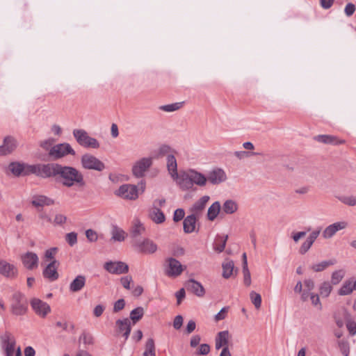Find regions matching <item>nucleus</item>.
<instances>
[{
    "mask_svg": "<svg viewBox=\"0 0 356 356\" xmlns=\"http://www.w3.org/2000/svg\"><path fill=\"white\" fill-rule=\"evenodd\" d=\"M57 176L60 183L68 188L73 186L83 187L86 185L83 175L74 167L59 164Z\"/></svg>",
    "mask_w": 356,
    "mask_h": 356,
    "instance_id": "obj_1",
    "label": "nucleus"
},
{
    "mask_svg": "<svg viewBox=\"0 0 356 356\" xmlns=\"http://www.w3.org/2000/svg\"><path fill=\"white\" fill-rule=\"evenodd\" d=\"M194 184L200 186H205L204 175L192 169L179 170V189L194 191Z\"/></svg>",
    "mask_w": 356,
    "mask_h": 356,
    "instance_id": "obj_2",
    "label": "nucleus"
},
{
    "mask_svg": "<svg viewBox=\"0 0 356 356\" xmlns=\"http://www.w3.org/2000/svg\"><path fill=\"white\" fill-rule=\"evenodd\" d=\"M58 163L32 165L31 174L42 178L56 177L58 175Z\"/></svg>",
    "mask_w": 356,
    "mask_h": 356,
    "instance_id": "obj_3",
    "label": "nucleus"
},
{
    "mask_svg": "<svg viewBox=\"0 0 356 356\" xmlns=\"http://www.w3.org/2000/svg\"><path fill=\"white\" fill-rule=\"evenodd\" d=\"M73 136L76 142L83 147L97 149L99 147L97 140L90 137L83 129H74Z\"/></svg>",
    "mask_w": 356,
    "mask_h": 356,
    "instance_id": "obj_4",
    "label": "nucleus"
},
{
    "mask_svg": "<svg viewBox=\"0 0 356 356\" xmlns=\"http://www.w3.org/2000/svg\"><path fill=\"white\" fill-rule=\"evenodd\" d=\"M160 153L166 156L167 169L172 178L177 181L178 179L177 162L175 155L172 153L170 147L163 146L160 149Z\"/></svg>",
    "mask_w": 356,
    "mask_h": 356,
    "instance_id": "obj_5",
    "label": "nucleus"
},
{
    "mask_svg": "<svg viewBox=\"0 0 356 356\" xmlns=\"http://www.w3.org/2000/svg\"><path fill=\"white\" fill-rule=\"evenodd\" d=\"M1 346L6 356H14L16 353V341L14 336L5 332L0 336Z\"/></svg>",
    "mask_w": 356,
    "mask_h": 356,
    "instance_id": "obj_6",
    "label": "nucleus"
},
{
    "mask_svg": "<svg viewBox=\"0 0 356 356\" xmlns=\"http://www.w3.org/2000/svg\"><path fill=\"white\" fill-rule=\"evenodd\" d=\"M81 163L84 169L94 170L99 172L103 171L106 168L102 161L90 154H85L81 156Z\"/></svg>",
    "mask_w": 356,
    "mask_h": 356,
    "instance_id": "obj_7",
    "label": "nucleus"
},
{
    "mask_svg": "<svg viewBox=\"0 0 356 356\" xmlns=\"http://www.w3.org/2000/svg\"><path fill=\"white\" fill-rule=\"evenodd\" d=\"M75 151L69 143H64L53 146L49 152V155L53 159H58L68 154L75 155Z\"/></svg>",
    "mask_w": 356,
    "mask_h": 356,
    "instance_id": "obj_8",
    "label": "nucleus"
},
{
    "mask_svg": "<svg viewBox=\"0 0 356 356\" xmlns=\"http://www.w3.org/2000/svg\"><path fill=\"white\" fill-rule=\"evenodd\" d=\"M11 310L13 314L17 316H22L26 314L27 301L22 293H17L13 295Z\"/></svg>",
    "mask_w": 356,
    "mask_h": 356,
    "instance_id": "obj_9",
    "label": "nucleus"
},
{
    "mask_svg": "<svg viewBox=\"0 0 356 356\" xmlns=\"http://www.w3.org/2000/svg\"><path fill=\"white\" fill-rule=\"evenodd\" d=\"M152 165V159L151 157L142 158L134 164L132 167L133 175L137 178L143 177Z\"/></svg>",
    "mask_w": 356,
    "mask_h": 356,
    "instance_id": "obj_10",
    "label": "nucleus"
},
{
    "mask_svg": "<svg viewBox=\"0 0 356 356\" xmlns=\"http://www.w3.org/2000/svg\"><path fill=\"white\" fill-rule=\"evenodd\" d=\"M206 183L209 181L213 185H218L225 181L227 179L225 170L220 168H214L208 172L207 176L204 175Z\"/></svg>",
    "mask_w": 356,
    "mask_h": 356,
    "instance_id": "obj_11",
    "label": "nucleus"
},
{
    "mask_svg": "<svg viewBox=\"0 0 356 356\" xmlns=\"http://www.w3.org/2000/svg\"><path fill=\"white\" fill-rule=\"evenodd\" d=\"M115 195L125 200H134L138 197V188L135 185L123 184L115 192Z\"/></svg>",
    "mask_w": 356,
    "mask_h": 356,
    "instance_id": "obj_12",
    "label": "nucleus"
},
{
    "mask_svg": "<svg viewBox=\"0 0 356 356\" xmlns=\"http://www.w3.org/2000/svg\"><path fill=\"white\" fill-rule=\"evenodd\" d=\"M134 246L136 250L143 254H153L156 252L157 245L149 238H145L143 241H136Z\"/></svg>",
    "mask_w": 356,
    "mask_h": 356,
    "instance_id": "obj_13",
    "label": "nucleus"
},
{
    "mask_svg": "<svg viewBox=\"0 0 356 356\" xmlns=\"http://www.w3.org/2000/svg\"><path fill=\"white\" fill-rule=\"evenodd\" d=\"M8 168L15 176H27L31 175L32 165L19 162H12L10 163Z\"/></svg>",
    "mask_w": 356,
    "mask_h": 356,
    "instance_id": "obj_14",
    "label": "nucleus"
},
{
    "mask_svg": "<svg viewBox=\"0 0 356 356\" xmlns=\"http://www.w3.org/2000/svg\"><path fill=\"white\" fill-rule=\"evenodd\" d=\"M106 270L111 274H123L129 271V266L122 261H108L104 266Z\"/></svg>",
    "mask_w": 356,
    "mask_h": 356,
    "instance_id": "obj_15",
    "label": "nucleus"
},
{
    "mask_svg": "<svg viewBox=\"0 0 356 356\" xmlns=\"http://www.w3.org/2000/svg\"><path fill=\"white\" fill-rule=\"evenodd\" d=\"M58 266L59 263L58 261L56 259L51 261L43 270V277L49 282H54L57 280L59 277V274L58 273Z\"/></svg>",
    "mask_w": 356,
    "mask_h": 356,
    "instance_id": "obj_16",
    "label": "nucleus"
},
{
    "mask_svg": "<svg viewBox=\"0 0 356 356\" xmlns=\"http://www.w3.org/2000/svg\"><path fill=\"white\" fill-rule=\"evenodd\" d=\"M31 305L35 314L42 318L46 317L51 312L50 306L47 302L38 298H33L31 301Z\"/></svg>",
    "mask_w": 356,
    "mask_h": 356,
    "instance_id": "obj_17",
    "label": "nucleus"
},
{
    "mask_svg": "<svg viewBox=\"0 0 356 356\" xmlns=\"http://www.w3.org/2000/svg\"><path fill=\"white\" fill-rule=\"evenodd\" d=\"M115 325L118 332L122 334V337L124 338V341H127L129 337L133 325L131 320L128 318L118 319L116 321Z\"/></svg>",
    "mask_w": 356,
    "mask_h": 356,
    "instance_id": "obj_18",
    "label": "nucleus"
},
{
    "mask_svg": "<svg viewBox=\"0 0 356 356\" xmlns=\"http://www.w3.org/2000/svg\"><path fill=\"white\" fill-rule=\"evenodd\" d=\"M348 223L346 221H339L327 226L322 233L324 238H332L338 231L346 229Z\"/></svg>",
    "mask_w": 356,
    "mask_h": 356,
    "instance_id": "obj_19",
    "label": "nucleus"
},
{
    "mask_svg": "<svg viewBox=\"0 0 356 356\" xmlns=\"http://www.w3.org/2000/svg\"><path fill=\"white\" fill-rule=\"evenodd\" d=\"M22 264L29 270H33L38 266V255L32 252H27L22 256Z\"/></svg>",
    "mask_w": 356,
    "mask_h": 356,
    "instance_id": "obj_20",
    "label": "nucleus"
},
{
    "mask_svg": "<svg viewBox=\"0 0 356 356\" xmlns=\"http://www.w3.org/2000/svg\"><path fill=\"white\" fill-rule=\"evenodd\" d=\"M184 286L186 290L191 291L197 296L202 297L205 293V290L202 285L193 279H191L186 282Z\"/></svg>",
    "mask_w": 356,
    "mask_h": 356,
    "instance_id": "obj_21",
    "label": "nucleus"
},
{
    "mask_svg": "<svg viewBox=\"0 0 356 356\" xmlns=\"http://www.w3.org/2000/svg\"><path fill=\"white\" fill-rule=\"evenodd\" d=\"M18 143L13 136H6L3 139L2 147V153L3 156L12 154L17 147Z\"/></svg>",
    "mask_w": 356,
    "mask_h": 356,
    "instance_id": "obj_22",
    "label": "nucleus"
},
{
    "mask_svg": "<svg viewBox=\"0 0 356 356\" xmlns=\"http://www.w3.org/2000/svg\"><path fill=\"white\" fill-rule=\"evenodd\" d=\"M17 273V269L14 264L6 261H0V274L9 278L14 277Z\"/></svg>",
    "mask_w": 356,
    "mask_h": 356,
    "instance_id": "obj_23",
    "label": "nucleus"
},
{
    "mask_svg": "<svg viewBox=\"0 0 356 356\" xmlns=\"http://www.w3.org/2000/svg\"><path fill=\"white\" fill-rule=\"evenodd\" d=\"M314 139L318 143L333 145H341L346 143L345 140L339 139L337 136L332 135H318L314 136Z\"/></svg>",
    "mask_w": 356,
    "mask_h": 356,
    "instance_id": "obj_24",
    "label": "nucleus"
},
{
    "mask_svg": "<svg viewBox=\"0 0 356 356\" xmlns=\"http://www.w3.org/2000/svg\"><path fill=\"white\" fill-rule=\"evenodd\" d=\"M165 274L168 277H176L178 275V261L172 257L165 259Z\"/></svg>",
    "mask_w": 356,
    "mask_h": 356,
    "instance_id": "obj_25",
    "label": "nucleus"
},
{
    "mask_svg": "<svg viewBox=\"0 0 356 356\" xmlns=\"http://www.w3.org/2000/svg\"><path fill=\"white\" fill-rule=\"evenodd\" d=\"M197 218L194 214L188 216L183 221V229L186 234H191L195 231Z\"/></svg>",
    "mask_w": 356,
    "mask_h": 356,
    "instance_id": "obj_26",
    "label": "nucleus"
},
{
    "mask_svg": "<svg viewBox=\"0 0 356 356\" xmlns=\"http://www.w3.org/2000/svg\"><path fill=\"white\" fill-rule=\"evenodd\" d=\"M86 278L84 275L76 276L70 284V291L75 293L80 291L85 286Z\"/></svg>",
    "mask_w": 356,
    "mask_h": 356,
    "instance_id": "obj_27",
    "label": "nucleus"
},
{
    "mask_svg": "<svg viewBox=\"0 0 356 356\" xmlns=\"http://www.w3.org/2000/svg\"><path fill=\"white\" fill-rule=\"evenodd\" d=\"M354 290H356V286L353 279H349L346 280L341 287L338 291V295L339 296H348L353 293Z\"/></svg>",
    "mask_w": 356,
    "mask_h": 356,
    "instance_id": "obj_28",
    "label": "nucleus"
},
{
    "mask_svg": "<svg viewBox=\"0 0 356 356\" xmlns=\"http://www.w3.org/2000/svg\"><path fill=\"white\" fill-rule=\"evenodd\" d=\"M31 204L35 207L50 206L54 204V200L45 195H35L33 197Z\"/></svg>",
    "mask_w": 356,
    "mask_h": 356,
    "instance_id": "obj_29",
    "label": "nucleus"
},
{
    "mask_svg": "<svg viewBox=\"0 0 356 356\" xmlns=\"http://www.w3.org/2000/svg\"><path fill=\"white\" fill-rule=\"evenodd\" d=\"M149 217L156 224H161L165 220V215L161 209H157L156 207H151L149 209Z\"/></svg>",
    "mask_w": 356,
    "mask_h": 356,
    "instance_id": "obj_30",
    "label": "nucleus"
},
{
    "mask_svg": "<svg viewBox=\"0 0 356 356\" xmlns=\"http://www.w3.org/2000/svg\"><path fill=\"white\" fill-rule=\"evenodd\" d=\"M228 331L218 332L216 337V349L219 350L222 347H228Z\"/></svg>",
    "mask_w": 356,
    "mask_h": 356,
    "instance_id": "obj_31",
    "label": "nucleus"
},
{
    "mask_svg": "<svg viewBox=\"0 0 356 356\" xmlns=\"http://www.w3.org/2000/svg\"><path fill=\"white\" fill-rule=\"evenodd\" d=\"M209 195H204L199 199L193 206L192 211L196 214L200 213L205 208L207 203L209 200Z\"/></svg>",
    "mask_w": 356,
    "mask_h": 356,
    "instance_id": "obj_32",
    "label": "nucleus"
},
{
    "mask_svg": "<svg viewBox=\"0 0 356 356\" xmlns=\"http://www.w3.org/2000/svg\"><path fill=\"white\" fill-rule=\"evenodd\" d=\"M220 211V204L219 202L216 201L213 202L209 207L207 211V218L213 221L214 220L218 215L219 214Z\"/></svg>",
    "mask_w": 356,
    "mask_h": 356,
    "instance_id": "obj_33",
    "label": "nucleus"
},
{
    "mask_svg": "<svg viewBox=\"0 0 356 356\" xmlns=\"http://www.w3.org/2000/svg\"><path fill=\"white\" fill-rule=\"evenodd\" d=\"M228 238V236H218L213 243V249L218 252H222L224 251L226 243Z\"/></svg>",
    "mask_w": 356,
    "mask_h": 356,
    "instance_id": "obj_34",
    "label": "nucleus"
},
{
    "mask_svg": "<svg viewBox=\"0 0 356 356\" xmlns=\"http://www.w3.org/2000/svg\"><path fill=\"white\" fill-rule=\"evenodd\" d=\"M243 273L244 277V284L246 286H250L251 284V276L248 267V261L246 253H243Z\"/></svg>",
    "mask_w": 356,
    "mask_h": 356,
    "instance_id": "obj_35",
    "label": "nucleus"
},
{
    "mask_svg": "<svg viewBox=\"0 0 356 356\" xmlns=\"http://www.w3.org/2000/svg\"><path fill=\"white\" fill-rule=\"evenodd\" d=\"M238 208V204L232 200H227L222 204V211L226 214H233Z\"/></svg>",
    "mask_w": 356,
    "mask_h": 356,
    "instance_id": "obj_36",
    "label": "nucleus"
},
{
    "mask_svg": "<svg viewBox=\"0 0 356 356\" xmlns=\"http://www.w3.org/2000/svg\"><path fill=\"white\" fill-rule=\"evenodd\" d=\"M144 315V309L142 307H138L134 309L131 310L130 312V318L131 322L132 325H134L138 322Z\"/></svg>",
    "mask_w": 356,
    "mask_h": 356,
    "instance_id": "obj_37",
    "label": "nucleus"
},
{
    "mask_svg": "<svg viewBox=\"0 0 356 356\" xmlns=\"http://www.w3.org/2000/svg\"><path fill=\"white\" fill-rule=\"evenodd\" d=\"M337 263L335 259L323 261L318 264H314L311 268L315 272H321L330 266H333Z\"/></svg>",
    "mask_w": 356,
    "mask_h": 356,
    "instance_id": "obj_38",
    "label": "nucleus"
},
{
    "mask_svg": "<svg viewBox=\"0 0 356 356\" xmlns=\"http://www.w3.org/2000/svg\"><path fill=\"white\" fill-rule=\"evenodd\" d=\"M222 277L225 279H228L231 277L233 273L234 264L232 260H227L222 265Z\"/></svg>",
    "mask_w": 356,
    "mask_h": 356,
    "instance_id": "obj_39",
    "label": "nucleus"
},
{
    "mask_svg": "<svg viewBox=\"0 0 356 356\" xmlns=\"http://www.w3.org/2000/svg\"><path fill=\"white\" fill-rule=\"evenodd\" d=\"M111 235V239L115 241L121 242L125 238V232L117 225H113Z\"/></svg>",
    "mask_w": 356,
    "mask_h": 356,
    "instance_id": "obj_40",
    "label": "nucleus"
},
{
    "mask_svg": "<svg viewBox=\"0 0 356 356\" xmlns=\"http://www.w3.org/2000/svg\"><path fill=\"white\" fill-rule=\"evenodd\" d=\"M332 290V286L329 282H324L319 287V292L323 298H327L330 296Z\"/></svg>",
    "mask_w": 356,
    "mask_h": 356,
    "instance_id": "obj_41",
    "label": "nucleus"
},
{
    "mask_svg": "<svg viewBox=\"0 0 356 356\" xmlns=\"http://www.w3.org/2000/svg\"><path fill=\"white\" fill-rule=\"evenodd\" d=\"M144 356H155L154 341L152 339H149L145 345V350L143 353Z\"/></svg>",
    "mask_w": 356,
    "mask_h": 356,
    "instance_id": "obj_42",
    "label": "nucleus"
},
{
    "mask_svg": "<svg viewBox=\"0 0 356 356\" xmlns=\"http://www.w3.org/2000/svg\"><path fill=\"white\" fill-rule=\"evenodd\" d=\"M345 273L343 270H335L331 275V283L333 285L338 284L343 278Z\"/></svg>",
    "mask_w": 356,
    "mask_h": 356,
    "instance_id": "obj_43",
    "label": "nucleus"
},
{
    "mask_svg": "<svg viewBox=\"0 0 356 356\" xmlns=\"http://www.w3.org/2000/svg\"><path fill=\"white\" fill-rule=\"evenodd\" d=\"M250 297L252 304L254 305L256 309H259L261 305V296L260 294L256 293L255 291H251L250 293Z\"/></svg>",
    "mask_w": 356,
    "mask_h": 356,
    "instance_id": "obj_44",
    "label": "nucleus"
},
{
    "mask_svg": "<svg viewBox=\"0 0 356 356\" xmlns=\"http://www.w3.org/2000/svg\"><path fill=\"white\" fill-rule=\"evenodd\" d=\"M342 203L354 207L356 205V197L353 195L350 196H341L338 198Z\"/></svg>",
    "mask_w": 356,
    "mask_h": 356,
    "instance_id": "obj_45",
    "label": "nucleus"
},
{
    "mask_svg": "<svg viewBox=\"0 0 356 356\" xmlns=\"http://www.w3.org/2000/svg\"><path fill=\"white\" fill-rule=\"evenodd\" d=\"M340 351L344 356H348L350 353L349 343L347 341L341 340L338 342Z\"/></svg>",
    "mask_w": 356,
    "mask_h": 356,
    "instance_id": "obj_46",
    "label": "nucleus"
},
{
    "mask_svg": "<svg viewBox=\"0 0 356 356\" xmlns=\"http://www.w3.org/2000/svg\"><path fill=\"white\" fill-rule=\"evenodd\" d=\"M211 350L210 346L207 343L200 344L197 348L195 354L197 355H207L209 353Z\"/></svg>",
    "mask_w": 356,
    "mask_h": 356,
    "instance_id": "obj_47",
    "label": "nucleus"
},
{
    "mask_svg": "<svg viewBox=\"0 0 356 356\" xmlns=\"http://www.w3.org/2000/svg\"><path fill=\"white\" fill-rule=\"evenodd\" d=\"M261 153L259 152H249L245 151H238L234 152V155L239 159H242L245 157L250 156H257L261 155Z\"/></svg>",
    "mask_w": 356,
    "mask_h": 356,
    "instance_id": "obj_48",
    "label": "nucleus"
},
{
    "mask_svg": "<svg viewBox=\"0 0 356 356\" xmlns=\"http://www.w3.org/2000/svg\"><path fill=\"white\" fill-rule=\"evenodd\" d=\"M65 240L70 246H73L77 243V234L75 232H70L66 234Z\"/></svg>",
    "mask_w": 356,
    "mask_h": 356,
    "instance_id": "obj_49",
    "label": "nucleus"
},
{
    "mask_svg": "<svg viewBox=\"0 0 356 356\" xmlns=\"http://www.w3.org/2000/svg\"><path fill=\"white\" fill-rule=\"evenodd\" d=\"M80 340L86 345H92L94 343L93 337L89 333L83 332L80 337Z\"/></svg>",
    "mask_w": 356,
    "mask_h": 356,
    "instance_id": "obj_50",
    "label": "nucleus"
},
{
    "mask_svg": "<svg viewBox=\"0 0 356 356\" xmlns=\"http://www.w3.org/2000/svg\"><path fill=\"white\" fill-rule=\"evenodd\" d=\"M159 109L165 112H172L178 110V102L161 106Z\"/></svg>",
    "mask_w": 356,
    "mask_h": 356,
    "instance_id": "obj_51",
    "label": "nucleus"
},
{
    "mask_svg": "<svg viewBox=\"0 0 356 356\" xmlns=\"http://www.w3.org/2000/svg\"><path fill=\"white\" fill-rule=\"evenodd\" d=\"M145 231V227L142 224L138 222L136 224L132 230V234L134 237H136L140 234H142Z\"/></svg>",
    "mask_w": 356,
    "mask_h": 356,
    "instance_id": "obj_52",
    "label": "nucleus"
},
{
    "mask_svg": "<svg viewBox=\"0 0 356 356\" xmlns=\"http://www.w3.org/2000/svg\"><path fill=\"white\" fill-rule=\"evenodd\" d=\"M54 140L53 138H49L45 140L41 141L40 145L46 151H50V149L53 147Z\"/></svg>",
    "mask_w": 356,
    "mask_h": 356,
    "instance_id": "obj_53",
    "label": "nucleus"
},
{
    "mask_svg": "<svg viewBox=\"0 0 356 356\" xmlns=\"http://www.w3.org/2000/svg\"><path fill=\"white\" fill-rule=\"evenodd\" d=\"M67 221V217L66 216L61 214V213H57L55 216V218L54 219V223L57 225H62L65 224Z\"/></svg>",
    "mask_w": 356,
    "mask_h": 356,
    "instance_id": "obj_54",
    "label": "nucleus"
},
{
    "mask_svg": "<svg viewBox=\"0 0 356 356\" xmlns=\"http://www.w3.org/2000/svg\"><path fill=\"white\" fill-rule=\"evenodd\" d=\"M86 236L88 240L90 242H95L98 238L97 232L91 229L86 231Z\"/></svg>",
    "mask_w": 356,
    "mask_h": 356,
    "instance_id": "obj_55",
    "label": "nucleus"
},
{
    "mask_svg": "<svg viewBox=\"0 0 356 356\" xmlns=\"http://www.w3.org/2000/svg\"><path fill=\"white\" fill-rule=\"evenodd\" d=\"M125 306V301L121 298L117 300L113 305V312H119L122 310Z\"/></svg>",
    "mask_w": 356,
    "mask_h": 356,
    "instance_id": "obj_56",
    "label": "nucleus"
},
{
    "mask_svg": "<svg viewBox=\"0 0 356 356\" xmlns=\"http://www.w3.org/2000/svg\"><path fill=\"white\" fill-rule=\"evenodd\" d=\"M229 307H225L215 316L216 321H219L225 318Z\"/></svg>",
    "mask_w": 356,
    "mask_h": 356,
    "instance_id": "obj_57",
    "label": "nucleus"
},
{
    "mask_svg": "<svg viewBox=\"0 0 356 356\" xmlns=\"http://www.w3.org/2000/svg\"><path fill=\"white\" fill-rule=\"evenodd\" d=\"M310 299L313 305L318 307V309H322V305L321 303L319 296L318 294L311 293Z\"/></svg>",
    "mask_w": 356,
    "mask_h": 356,
    "instance_id": "obj_58",
    "label": "nucleus"
},
{
    "mask_svg": "<svg viewBox=\"0 0 356 356\" xmlns=\"http://www.w3.org/2000/svg\"><path fill=\"white\" fill-rule=\"evenodd\" d=\"M313 244L309 242L307 239L302 244L300 248L299 252L301 254H305L310 249Z\"/></svg>",
    "mask_w": 356,
    "mask_h": 356,
    "instance_id": "obj_59",
    "label": "nucleus"
},
{
    "mask_svg": "<svg viewBox=\"0 0 356 356\" xmlns=\"http://www.w3.org/2000/svg\"><path fill=\"white\" fill-rule=\"evenodd\" d=\"M120 282L124 288L126 289H130V284L132 282V278L131 276H124L120 279Z\"/></svg>",
    "mask_w": 356,
    "mask_h": 356,
    "instance_id": "obj_60",
    "label": "nucleus"
},
{
    "mask_svg": "<svg viewBox=\"0 0 356 356\" xmlns=\"http://www.w3.org/2000/svg\"><path fill=\"white\" fill-rule=\"evenodd\" d=\"M355 11V6L352 3H348L345 7L344 12L348 17H350Z\"/></svg>",
    "mask_w": 356,
    "mask_h": 356,
    "instance_id": "obj_61",
    "label": "nucleus"
},
{
    "mask_svg": "<svg viewBox=\"0 0 356 356\" xmlns=\"http://www.w3.org/2000/svg\"><path fill=\"white\" fill-rule=\"evenodd\" d=\"M58 251V248H49L48 250H46L45 252V257L47 259H50L52 261L54 259V256L56 254V253Z\"/></svg>",
    "mask_w": 356,
    "mask_h": 356,
    "instance_id": "obj_62",
    "label": "nucleus"
},
{
    "mask_svg": "<svg viewBox=\"0 0 356 356\" xmlns=\"http://www.w3.org/2000/svg\"><path fill=\"white\" fill-rule=\"evenodd\" d=\"M335 0H319L321 6L325 9H330L334 4Z\"/></svg>",
    "mask_w": 356,
    "mask_h": 356,
    "instance_id": "obj_63",
    "label": "nucleus"
},
{
    "mask_svg": "<svg viewBox=\"0 0 356 356\" xmlns=\"http://www.w3.org/2000/svg\"><path fill=\"white\" fill-rule=\"evenodd\" d=\"M346 327L351 336H354L356 334V323L355 321L348 322Z\"/></svg>",
    "mask_w": 356,
    "mask_h": 356,
    "instance_id": "obj_64",
    "label": "nucleus"
}]
</instances>
